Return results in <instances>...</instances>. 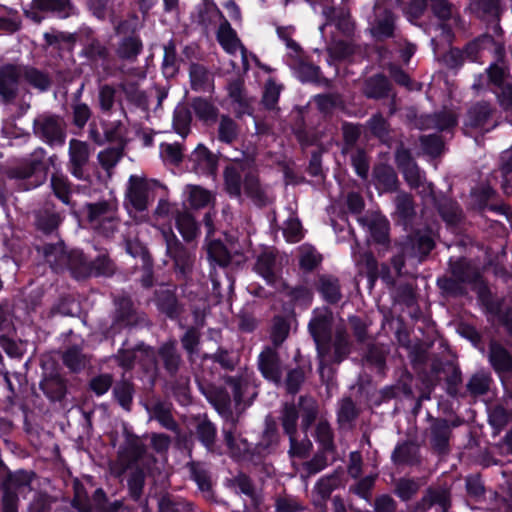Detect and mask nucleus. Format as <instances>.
I'll return each instance as SVG.
<instances>
[{
	"label": "nucleus",
	"mask_w": 512,
	"mask_h": 512,
	"mask_svg": "<svg viewBox=\"0 0 512 512\" xmlns=\"http://www.w3.org/2000/svg\"><path fill=\"white\" fill-rule=\"evenodd\" d=\"M69 162L70 172L78 179L84 176L83 167L88 163L90 158L89 145L78 139L69 141Z\"/></svg>",
	"instance_id": "obj_12"
},
{
	"label": "nucleus",
	"mask_w": 512,
	"mask_h": 512,
	"mask_svg": "<svg viewBox=\"0 0 512 512\" xmlns=\"http://www.w3.org/2000/svg\"><path fill=\"white\" fill-rule=\"evenodd\" d=\"M290 448L289 455L291 457L305 458L311 451L312 443L308 439L298 441L296 435L289 437Z\"/></svg>",
	"instance_id": "obj_55"
},
{
	"label": "nucleus",
	"mask_w": 512,
	"mask_h": 512,
	"mask_svg": "<svg viewBox=\"0 0 512 512\" xmlns=\"http://www.w3.org/2000/svg\"><path fill=\"white\" fill-rule=\"evenodd\" d=\"M86 210L89 224L98 234L110 238L118 230L121 220L116 199L89 203Z\"/></svg>",
	"instance_id": "obj_3"
},
{
	"label": "nucleus",
	"mask_w": 512,
	"mask_h": 512,
	"mask_svg": "<svg viewBox=\"0 0 512 512\" xmlns=\"http://www.w3.org/2000/svg\"><path fill=\"white\" fill-rule=\"evenodd\" d=\"M333 314L327 307L316 308L309 322V331L316 343L320 360V370L324 368V362L331 358V361L339 363L350 352L348 334L343 326H337L335 337L332 342Z\"/></svg>",
	"instance_id": "obj_1"
},
{
	"label": "nucleus",
	"mask_w": 512,
	"mask_h": 512,
	"mask_svg": "<svg viewBox=\"0 0 512 512\" xmlns=\"http://www.w3.org/2000/svg\"><path fill=\"white\" fill-rule=\"evenodd\" d=\"M175 219L177 229L186 241H191L198 235V226L189 212L177 211Z\"/></svg>",
	"instance_id": "obj_28"
},
{
	"label": "nucleus",
	"mask_w": 512,
	"mask_h": 512,
	"mask_svg": "<svg viewBox=\"0 0 512 512\" xmlns=\"http://www.w3.org/2000/svg\"><path fill=\"white\" fill-rule=\"evenodd\" d=\"M501 171L504 178L503 188L508 193V184L512 182V147L502 154Z\"/></svg>",
	"instance_id": "obj_64"
},
{
	"label": "nucleus",
	"mask_w": 512,
	"mask_h": 512,
	"mask_svg": "<svg viewBox=\"0 0 512 512\" xmlns=\"http://www.w3.org/2000/svg\"><path fill=\"white\" fill-rule=\"evenodd\" d=\"M217 40L221 47L228 54H235L238 50L241 52L243 66H248L247 50L242 45L236 31L231 27L230 23L225 19L219 26L217 31Z\"/></svg>",
	"instance_id": "obj_11"
},
{
	"label": "nucleus",
	"mask_w": 512,
	"mask_h": 512,
	"mask_svg": "<svg viewBox=\"0 0 512 512\" xmlns=\"http://www.w3.org/2000/svg\"><path fill=\"white\" fill-rule=\"evenodd\" d=\"M191 114L185 105L176 107L173 116V127L176 133L186 137L190 131Z\"/></svg>",
	"instance_id": "obj_40"
},
{
	"label": "nucleus",
	"mask_w": 512,
	"mask_h": 512,
	"mask_svg": "<svg viewBox=\"0 0 512 512\" xmlns=\"http://www.w3.org/2000/svg\"><path fill=\"white\" fill-rule=\"evenodd\" d=\"M147 409L151 418L156 419L164 428L178 432L179 426L171 415V407L168 403L156 401Z\"/></svg>",
	"instance_id": "obj_17"
},
{
	"label": "nucleus",
	"mask_w": 512,
	"mask_h": 512,
	"mask_svg": "<svg viewBox=\"0 0 512 512\" xmlns=\"http://www.w3.org/2000/svg\"><path fill=\"white\" fill-rule=\"evenodd\" d=\"M191 107L196 117L205 123H212L217 119L218 108L206 98H194L191 102Z\"/></svg>",
	"instance_id": "obj_24"
},
{
	"label": "nucleus",
	"mask_w": 512,
	"mask_h": 512,
	"mask_svg": "<svg viewBox=\"0 0 512 512\" xmlns=\"http://www.w3.org/2000/svg\"><path fill=\"white\" fill-rule=\"evenodd\" d=\"M419 485L414 480L401 479L396 486V494L404 501L410 500L418 491Z\"/></svg>",
	"instance_id": "obj_60"
},
{
	"label": "nucleus",
	"mask_w": 512,
	"mask_h": 512,
	"mask_svg": "<svg viewBox=\"0 0 512 512\" xmlns=\"http://www.w3.org/2000/svg\"><path fill=\"white\" fill-rule=\"evenodd\" d=\"M167 254L173 259L176 269L183 275L191 271L194 263L193 253L186 249L169 229L163 231Z\"/></svg>",
	"instance_id": "obj_7"
},
{
	"label": "nucleus",
	"mask_w": 512,
	"mask_h": 512,
	"mask_svg": "<svg viewBox=\"0 0 512 512\" xmlns=\"http://www.w3.org/2000/svg\"><path fill=\"white\" fill-rule=\"evenodd\" d=\"M258 366L264 378L276 384L281 382L282 367L275 349L266 347L259 355Z\"/></svg>",
	"instance_id": "obj_13"
},
{
	"label": "nucleus",
	"mask_w": 512,
	"mask_h": 512,
	"mask_svg": "<svg viewBox=\"0 0 512 512\" xmlns=\"http://www.w3.org/2000/svg\"><path fill=\"white\" fill-rule=\"evenodd\" d=\"M315 437L324 450L328 451L333 449V432L330 424L326 420L321 419L317 423Z\"/></svg>",
	"instance_id": "obj_48"
},
{
	"label": "nucleus",
	"mask_w": 512,
	"mask_h": 512,
	"mask_svg": "<svg viewBox=\"0 0 512 512\" xmlns=\"http://www.w3.org/2000/svg\"><path fill=\"white\" fill-rule=\"evenodd\" d=\"M67 2L65 0H33V9L41 12L62 13L66 10Z\"/></svg>",
	"instance_id": "obj_58"
},
{
	"label": "nucleus",
	"mask_w": 512,
	"mask_h": 512,
	"mask_svg": "<svg viewBox=\"0 0 512 512\" xmlns=\"http://www.w3.org/2000/svg\"><path fill=\"white\" fill-rule=\"evenodd\" d=\"M299 264L303 270L311 271L321 262L322 257L315 248L303 245L299 248Z\"/></svg>",
	"instance_id": "obj_43"
},
{
	"label": "nucleus",
	"mask_w": 512,
	"mask_h": 512,
	"mask_svg": "<svg viewBox=\"0 0 512 512\" xmlns=\"http://www.w3.org/2000/svg\"><path fill=\"white\" fill-rule=\"evenodd\" d=\"M299 413L294 404L285 403L281 410L280 423L284 433L288 436H294L297 434V423Z\"/></svg>",
	"instance_id": "obj_29"
},
{
	"label": "nucleus",
	"mask_w": 512,
	"mask_h": 512,
	"mask_svg": "<svg viewBox=\"0 0 512 512\" xmlns=\"http://www.w3.org/2000/svg\"><path fill=\"white\" fill-rule=\"evenodd\" d=\"M490 377L486 374L479 373L471 377L467 384V388L473 395H483L489 390Z\"/></svg>",
	"instance_id": "obj_54"
},
{
	"label": "nucleus",
	"mask_w": 512,
	"mask_h": 512,
	"mask_svg": "<svg viewBox=\"0 0 512 512\" xmlns=\"http://www.w3.org/2000/svg\"><path fill=\"white\" fill-rule=\"evenodd\" d=\"M191 87L193 90H206L211 87L212 76L202 65L193 63L189 68Z\"/></svg>",
	"instance_id": "obj_30"
},
{
	"label": "nucleus",
	"mask_w": 512,
	"mask_h": 512,
	"mask_svg": "<svg viewBox=\"0 0 512 512\" xmlns=\"http://www.w3.org/2000/svg\"><path fill=\"white\" fill-rule=\"evenodd\" d=\"M224 441L233 457H240L248 452L249 444L242 438L236 431V424L234 420L227 423L223 429Z\"/></svg>",
	"instance_id": "obj_16"
},
{
	"label": "nucleus",
	"mask_w": 512,
	"mask_h": 512,
	"mask_svg": "<svg viewBox=\"0 0 512 512\" xmlns=\"http://www.w3.org/2000/svg\"><path fill=\"white\" fill-rule=\"evenodd\" d=\"M51 188L55 196L64 204H70L71 188L68 179L62 174H53L51 176Z\"/></svg>",
	"instance_id": "obj_42"
},
{
	"label": "nucleus",
	"mask_w": 512,
	"mask_h": 512,
	"mask_svg": "<svg viewBox=\"0 0 512 512\" xmlns=\"http://www.w3.org/2000/svg\"><path fill=\"white\" fill-rule=\"evenodd\" d=\"M388 221L384 218L376 217L369 224V230L373 238L379 242L384 243L388 236Z\"/></svg>",
	"instance_id": "obj_56"
},
{
	"label": "nucleus",
	"mask_w": 512,
	"mask_h": 512,
	"mask_svg": "<svg viewBox=\"0 0 512 512\" xmlns=\"http://www.w3.org/2000/svg\"><path fill=\"white\" fill-rule=\"evenodd\" d=\"M341 473L338 471L320 478L315 485V492L321 499H327L331 493L340 485Z\"/></svg>",
	"instance_id": "obj_37"
},
{
	"label": "nucleus",
	"mask_w": 512,
	"mask_h": 512,
	"mask_svg": "<svg viewBox=\"0 0 512 512\" xmlns=\"http://www.w3.org/2000/svg\"><path fill=\"white\" fill-rule=\"evenodd\" d=\"M390 91L388 79L381 74L368 78L363 87V93L368 98L381 99L387 97Z\"/></svg>",
	"instance_id": "obj_18"
},
{
	"label": "nucleus",
	"mask_w": 512,
	"mask_h": 512,
	"mask_svg": "<svg viewBox=\"0 0 512 512\" xmlns=\"http://www.w3.org/2000/svg\"><path fill=\"white\" fill-rule=\"evenodd\" d=\"M150 189L147 180L143 176L131 175L126 190V200L136 211H144L148 208Z\"/></svg>",
	"instance_id": "obj_9"
},
{
	"label": "nucleus",
	"mask_w": 512,
	"mask_h": 512,
	"mask_svg": "<svg viewBox=\"0 0 512 512\" xmlns=\"http://www.w3.org/2000/svg\"><path fill=\"white\" fill-rule=\"evenodd\" d=\"M184 194L189 206L193 209L204 208L213 200L212 193L199 185H186Z\"/></svg>",
	"instance_id": "obj_21"
},
{
	"label": "nucleus",
	"mask_w": 512,
	"mask_h": 512,
	"mask_svg": "<svg viewBox=\"0 0 512 512\" xmlns=\"http://www.w3.org/2000/svg\"><path fill=\"white\" fill-rule=\"evenodd\" d=\"M146 454V447L136 436H128L118 451V457L110 463L111 474L121 477L137 461Z\"/></svg>",
	"instance_id": "obj_5"
},
{
	"label": "nucleus",
	"mask_w": 512,
	"mask_h": 512,
	"mask_svg": "<svg viewBox=\"0 0 512 512\" xmlns=\"http://www.w3.org/2000/svg\"><path fill=\"white\" fill-rule=\"evenodd\" d=\"M255 269L268 283H273L276 279L273 253L263 252L257 259Z\"/></svg>",
	"instance_id": "obj_35"
},
{
	"label": "nucleus",
	"mask_w": 512,
	"mask_h": 512,
	"mask_svg": "<svg viewBox=\"0 0 512 512\" xmlns=\"http://www.w3.org/2000/svg\"><path fill=\"white\" fill-rule=\"evenodd\" d=\"M394 31V16L391 12H385L383 18L378 19L372 29L373 35L378 39L391 37Z\"/></svg>",
	"instance_id": "obj_45"
},
{
	"label": "nucleus",
	"mask_w": 512,
	"mask_h": 512,
	"mask_svg": "<svg viewBox=\"0 0 512 512\" xmlns=\"http://www.w3.org/2000/svg\"><path fill=\"white\" fill-rule=\"evenodd\" d=\"M439 212L443 219L449 223L454 224L456 223L461 216V211L458 207V205L455 202L452 201H445L439 206Z\"/></svg>",
	"instance_id": "obj_63"
},
{
	"label": "nucleus",
	"mask_w": 512,
	"mask_h": 512,
	"mask_svg": "<svg viewBox=\"0 0 512 512\" xmlns=\"http://www.w3.org/2000/svg\"><path fill=\"white\" fill-rule=\"evenodd\" d=\"M431 433L433 446L439 451H443L447 447L450 437L448 422L443 419L436 420L431 427Z\"/></svg>",
	"instance_id": "obj_36"
},
{
	"label": "nucleus",
	"mask_w": 512,
	"mask_h": 512,
	"mask_svg": "<svg viewBox=\"0 0 512 512\" xmlns=\"http://www.w3.org/2000/svg\"><path fill=\"white\" fill-rule=\"evenodd\" d=\"M123 153V144H119L115 147H108L98 153V163L105 170L108 178L112 176V170L123 157Z\"/></svg>",
	"instance_id": "obj_23"
},
{
	"label": "nucleus",
	"mask_w": 512,
	"mask_h": 512,
	"mask_svg": "<svg viewBox=\"0 0 512 512\" xmlns=\"http://www.w3.org/2000/svg\"><path fill=\"white\" fill-rule=\"evenodd\" d=\"M434 247V240L429 231H418L409 236L401 245V255L392 259V264L398 273L404 266V259L416 258L421 260Z\"/></svg>",
	"instance_id": "obj_4"
},
{
	"label": "nucleus",
	"mask_w": 512,
	"mask_h": 512,
	"mask_svg": "<svg viewBox=\"0 0 512 512\" xmlns=\"http://www.w3.org/2000/svg\"><path fill=\"white\" fill-rule=\"evenodd\" d=\"M39 251L55 272L69 270L75 278L88 277L92 272V267L83 253L78 250L66 251L62 241L45 244Z\"/></svg>",
	"instance_id": "obj_2"
},
{
	"label": "nucleus",
	"mask_w": 512,
	"mask_h": 512,
	"mask_svg": "<svg viewBox=\"0 0 512 512\" xmlns=\"http://www.w3.org/2000/svg\"><path fill=\"white\" fill-rule=\"evenodd\" d=\"M305 381V373L302 368H295L288 372L286 377V389L291 394H296Z\"/></svg>",
	"instance_id": "obj_59"
},
{
	"label": "nucleus",
	"mask_w": 512,
	"mask_h": 512,
	"mask_svg": "<svg viewBox=\"0 0 512 512\" xmlns=\"http://www.w3.org/2000/svg\"><path fill=\"white\" fill-rule=\"evenodd\" d=\"M491 109L488 103L474 105L468 112L469 124L473 127L482 126L489 118Z\"/></svg>",
	"instance_id": "obj_47"
},
{
	"label": "nucleus",
	"mask_w": 512,
	"mask_h": 512,
	"mask_svg": "<svg viewBox=\"0 0 512 512\" xmlns=\"http://www.w3.org/2000/svg\"><path fill=\"white\" fill-rule=\"evenodd\" d=\"M318 290L329 303H337L342 296L338 279L330 275L319 277Z\"/></svg>",
	"instance_id": "obj_25"
},
{
	"label": "nucleus",
	"mask_w": 512,
	"mask_h": 512,
	"mask_svg": "<svg viewBox=\"0 0 512 512\" xmlns=\"http://www.w3.org/2000/svg\"><path fill=\"white\" fill-rule=\"evenodd\" d=\"M207 254L212 266L226 267L231 260L228 250L220 241H211L207 245Z\"/></svg>",
	"instance_id": "obj_32"
},
{
	"label": "nucleus",
	"mask_w": 512,
	"mask_h": 512,
	"mask_svg": "<svg viewBox=\"0 0 512 512\" xmlns=\"http://www.w3.org/2000/svg\"><path fill=\"white\" fill-rule=\"evenodd\" d=\"M240 134L237 122L228 115H221L217 125V139L225 144L234 143Z\"/></svg>",
	"instance_id": "obj_19"
},
{
	"label": "nucleus",
	"mask_w": 512,
	"mask_h": 512,
	"mask_svg": "<svg viewBox=\"0 0 512 512\" xmlns=\"http://www.w3.org/2000/svg\"><path fill=\"white\" fill-rule=\"evenodd\" d=\"M189 161L192 163V169L203 175H214L218 159L206 146L199 144L191 153Z\"/></svg>",
	"instance_id": "obj_14"
},
{
	"label": "nucleus",
	"mask_w": 512,
	"mask_h": 512,
	"mask_svg": "<svg viewBox=\"0 0 512 512\" xmlns=\"http://www.w3.org/2000/svg\"><path fill=\"white\" fill-rule=\"evenodd\" d=\"M116 90L110 85H103L99 89V106L103 112H109L115 102Z\"/></svg>",
	"instance_id": "obj_61"
},
{
	"label": "nucleus",
	"mask_w": 512,
	"mask_h": 512,
	"mask_svg": "<svg viewBox=\"0 0 512 512\" xmlns=\"http://www.w3.org/2000/svg\"><path fill=\"white\" fill-rule=\"evenodd\" d=\"M423 500L430 505L438 504L443 511L450 506V495L446 489H429Z\"/></svg>",
	"instance_id": "obj_53"
},
{
	"label": "nucleus",
	"mask_w": 512,
	"mask_h": 512,
	"mask_svg": "<svg viewBox=\"0 0 512 512\" xmlns=\"http://www.w3.org/2000/svg\"><path fill=\"white\" fill-rule=\"evenodd\" d=\"M281 93V86L268 80L264 87L262 102L268 109H274Z\"/></svg>",
	"instance_id": "obj_52"
},
{
	"label": "nucleus",
	"mask_w": 512,
	"mask_h": 512,
	"mask_svg": "<svg viewBox=\"0 0 512 512\" xmlns=\"http://www.w3.org/2000/svg\"><path fill=\"white\" fill-rule=\"evenodd\" d=\"M402 173L412 189L418 190L424 199L435 202L432 184L426 182L416 163L402 170Z\"/></svg>",
	"instance_id": "obj_15"
},
{
	"label": "nucleus",
	"mask_w": 512,
	"mask_h": 512,
	"mask_svg": "<svg viewBox=\"0 0 512 512\" xmlns=\"http://www.w3.org/2000/svg\"><path fill=\"white\" fill-rule=\"evenodd\" d=\"M21 78H24L31 86L41 91L47 90L51 84L50 78L44 72L29 66L20 65Z\"/></svg>",
	"instance_id": "obj_31"
},
{
	"label": "nucleus",
	"mask_w": 512,
	"mask_h": 512,
	"mask_svg": "<svg viewBox=\"0 0 512 512\" xmlns=\"http://www.w3.org/2000/svg\"><path fill=\"white\" fill-rule=\"evenodd\" d=\"M289 334V324L282 317H275L273 320L271 340L277 347L280 346Z\"/></svg>",
	"instance_id": "obj_50"
},
{
	"label": "nucleus",
	"mask_w": 512,
	"mask_h": 512,
	"mask_svg": "<svg viewBox=\"0 0 512 512\" xmlns=\"http://www.w3.org/2000/svg\"><path fill=\"white\" fill-rule=\"evenodd\" d=\"M114 395L119 404L129 410L132 401V386L126 381H121L114 387Z\"/></svg>",
	"instance_id": "obj_57"
},
{
	"label": "nucleus",
	"mask_w": 512,
	"mask_h": 512,
	"mask_svg": "<svg viewBox=\"0 0 512 512\" xmlns=\"http://www.w3.org/2000/svg\"><path fill=\"white\" fill-rule=\"evenodd\" d=\"M196 433L202 444L211 450L216 438L215 426L210 421L203 420L198 423Z\"/></svg>",
	"instance_id": "obj_46"
},
{
	"label": "nucleus",
	"mask_w": 512,
	"mask_h": 512,
	"mask_svg": "<svg viewBox=\"0 0 512 512\" xmlns=\"http://www.w3.org/2000/svg\"><path fill=\"white\" fill-rule=\"evenodd\" d=\"M451 271L454 278L445 279L442 288L454 294H461L463 292L461 283L471 282L477 276L476 270L466 259L451 262Z\"/></svg>",
	"instance_id": "obj_8"
},
{
	"label": "nucleus",
	"mask_w": 512,
	"mask_h": 512,
	"mask_svg": "<svg viewBox=\"0 0 512 512\" xmlns=\"http://www.w3.org/2000/svg\"><path fill=\"white\" fill-rule=\"evenodd\" d=\"M33 132L49 145H61L65 140V124L57 115H38L33 122Z\"/></svg>",
	"instance_id": "obj_6"
},
{
	"label": "nucleus",
	"mask_w": 512,
	"mask_h": 512,
	"mask_svg": "<svg viewBox=\"0 0 512 512\" xmlns=\"http://www.w3.org/2000/svg\"><path fill=\"white\" fill-rule=\"evenodd\" d=\"M63 363L71 370V371H80L83 369L87 363L88 358L84 355L78 347H71L67 349L62 356Z\"/></svg>",
	"instance_id": "obj_41"
},
{
	"label": "nucleus",
	"mask_w": 512,
	"mask_h": 512,
	"mask_svg": "<svg viewBox=\"0 0 512 512\" xmlns=\"http://www.w3.org/2000/svg\"><path fill=\"white\" fill-rule=\"evenodd\" d=\"M416 448L409 444L398 446L393 452V459L399 464H410L415 461Z\"/></svg>",
	"instance_id": "obj_62"
},
{
	"label": "nucleus",
	"mask_w": 512,
	"mask_h": 512,
	"mask_svg": "<svg viewBox=\"0 0 512 512\" xmlns=\"http://www.w3.org/2000/svg\"><path fill=\"white\" fill-rule=\"evenodd\" d=\"M489 360L498 373L509 372L512 369V357L508 351L498 343L490 344Z\"/></svg>",
	"instance_id": "obj_20"
},
{
	"label": "nucleus",
	"mask_w": 512,
	"mask_h": 512,
	"mask_svg": "<svg viewBox=\"0 0 512 512\" xmlns=\"http://www.w3.org/2000/svg\"><path fill=\"white\" fill-rule=\"evenodd\" d=\"M158 308L169 317H174L177 312V300L174 292L167 286H161L156 291Z\"/></svg>",
	"instance_id": "obj_27"
},
{
	"label": "nucleus",
	"mask_w": 512,
	"mask_h": 512,
	"mask_svg": "<svg viewBox=\"0 0 512 512\" xmlns=\"http://www.w3.org/2000/svg\"><path fill=\"white\" fill-rule=\"evenodd\" d=\"M159 356L170 373H175L178 370L181 358L176 350L175 343L163 344L159 349Z\"/></svg>",
	"instance_id": "obj_38"
},
{
	"label": "nucleus",
	"mask_w": 512,
	"mask_h": 512,
	"mask_svg": "<svg viewBox=\"0 0 512 512\" xmlns=\"http://www.w3.org/2000/svg\"><path fill=\"white\" fill-rule=\"evenodd\" d=\"M20 79V65L7 64L0 68V97L4 102L17 97Z\"/></svg>",
	"instance_id": "obj_10"
},
{
	"label": "nucleus",
	"mask_w": 512,
	"mask_h": 512,
	"mask_svg": "<svg viewBox=\"0 0 512 512\" xmlns=\"http://www.w3.org/2000/svg\"><path fill=\"white\" fill-rule=\"evenodd\" d=\"M225 190L234 197L241 196L242 170L236 166H228L224 170Z\"/></svg>",
	"instance_id": "obj_33"
},
{
	"label": "nucleus",
	"mask_w": 512,
	"mask_h": 512,
	"mask_svg": "<svg viewBox=\"0 0 512 512\" xmlns=\"http://www.w3.org/2000/svg\"><path fill=\"white\" fill-rule=\"evenodd\" d=\"M243 190L247 197L257 205H265L268 201L265 189L262 188L258 177L253 173L245 174Z\"/></svg>",
	"instance_id": "obj_22"
},
{
	"label": "nucleus",
	"mask_w": 512,
	"mask_h": 512,
	"mask_svg": "<svg viewBox=\"0 0 512 512\" xmlns=\"http://www.w3.org/2000/svg\"><path fill=\"white\" fill-rule=\"evenodd\" d=\"M395 203H396V212L402 220L408 221L414 216V214H415L414 204H413L412 198L408 194H405V193L399 194L396 197Z\"/></svg>",
	"instance_id": "obj_49"
},
{
	"label": "nucleus",
	"mask_w": 512,
	"mask_h": 512,
	"mask_svg": "<svg viewBox=\"0 0 512 512\" xmlns=\"http://www.w3.org/2000/svg\"><path fill=\"white\" fill-rule=\"evenodd\" d=\"M41 388L52 400H59L65 394V385L59 378L44 380L41 383Z\"/></svg>",
	"instance_id": "obj_51"
},
{
	"label": "nucleus",
	"mask_w": 512,
	"mask_h": 512,
	"mask_svg": "<svg viewBox=\"0 0 512 512\" xmlns=\"http://www.w3.org/2000/svg\"><path fill=\"white\" fill-rule=\"evenodd\" d=\"M299 405L302 411V429L306 432L318 415V405L313 398L301 396Z\"/></svg>",
	"instance_id": "obj_39"
},
{
	"label": "nucleus",
	"mask_w": 512,
	"mask_h": 512,
	"mask_svg": "<svg viewBox=\"0 0 512 512\" xmlns=\"http://www.w3.org/2000/svg\"><path fill=\"white\" fill-rule=\"evenodd\" d=\"M374 176L378 184L382 185L386 190H393L397 186V175L393 168L380 165L375 168Z\"/></svg>",
	"instance_id": "obj_44"
},
{
	"label": "nucleus",
	"mask_w": 512,
	"mask_h": 512,
	"mask_svg": "<svg viewBox=\"0 0 512 512\" xmlns=\"http://www.w3.org/2000/svg\"><path fill=\"white\" fill-rule=\"evenodd\" d=\"M45 157V151L42 148L36 149L30 157L27 164L19 167L11 172V175L15 178L25 179L29 178L34 172L40 167Z\"/></svg>",
	"instance_id": "obj_34"
},
{
	"label": "nucleus",
	"mask_w": 512,
	"mask_h": 512,
	"mask_svg": "<svg viewBox=\"0 0 512 512\" xmlns=\"http://www.w3.org/2000/svg\"><path fill=\"white\" fill-rule=\"evenodd\" d=\"M142 41L135 36H129L120 41L118 44L116 54L125 61H134L142 51Z\"/></svg>",
	"instance_id": "obj_26"
}]
</instances>
